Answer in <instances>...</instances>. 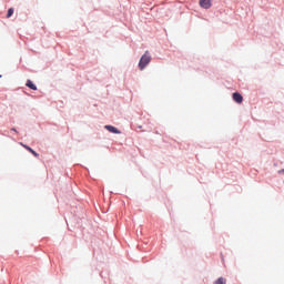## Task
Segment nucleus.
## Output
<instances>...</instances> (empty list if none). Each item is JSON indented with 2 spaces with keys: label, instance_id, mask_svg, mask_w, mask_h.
<instances>
[{
  "label": "nucleus",
  "instance_id": "nucleus-1",
  "mask_svg": "<svg viewBox=\"0 0 284 284\" xmlns=\"http://www.w3.org/2000/svg\"><path fill=\"white\" fill-rule=\"evenodd\" d=\"M151 61H152V57H151L150 52H145L140 59L139 69L145 70L146 65H149V63H151Z\"/></svg>",
  "mask_w": 284,
  "mask_h": 284
},
{
  "label": "nucleus",
  "instance_id": "nucleus-2",
  "mask_svg": "<svg viewBox=\"0 0 284 284\" xmlns=\"http://www.w3.org/2000/svg\"><path fill=\"white\" fill-rule=\"evenodd\" d=\"M200 4L203 9H211L212 0H200Z\"/></svg>",
  "mask_w": 284,
  "mask_h": 284
},
{
  "label": "nucleus",
  "instance_id": "nucleus-3",
  "mask_svg": "<svg viewBox=\"0 0 284 284\" xmlns=\"http://www.w3.org/2000/svg\"><path fill=\"white\" fill-rule=\"evenodd\" d=\"M233 100H234L235 102H237L239 104H242V102H243V95H241V93H239V92H235V93H233Z\"/></svg>",
  "mask_w": 284,
  "mask_h": 284
},
{
  "label": "nucleus",
  "instance_id": "nucleus-4",
  "mask_svg": "<svg viewBox=\"0 0 284 284\" xmlns=\"http://www.w3.org/2000/svg\"><path fill=\"white\" fill-rule=\"evenodd\" d=\"M21 145H23V148H24L26 150H28V152H30L31 154H33V156L39 158V153H37L36 151H33L32 148H30V146H28V145H26V144H23V143H21Z\"/></svg>",
  "mask_w": 284,
  "mask_h": 284
},
{
  "label": "nucleus",
  "instance_id": "nucleus-5",
  "mask_svg": "<svg viewBox=\"0 0 284 284\" xmlns=\"http://www.w3.org/2000/svg\"><path fill=\"white\" fill-rule=\"evenodd\" d=\"M26 85L27 88H30V90H37V85L34 84V82H32V80H28Z\"/></svg>",
  "mask_w": 284,
  "mask_h": 284
},
{
  "label": "nucleus",
  "instance_id": "nucleus-6",
  "mask_svg": "<svg viewBox=\"0 0 284 284\" xmlns=\"http://www.w3.org/2000/svg\"><path fill=\"white\" fill-rule=\"evenodd\" d=\"M109 132H114L115 134H120L121 130H119L115 126H110V124H109Z\"/></svg>",
  "mask_w": 284,
  "mask_h": 284
},
{
  "label": "nucleus",
  "instance_id": "nucleus-7",
  "mask_svg": "<svg viewBox=\"0 0 284 284\" xmlns=\"http://www.w3.org/2000/svg\"><path fill=\"white\" fill-rule=\"evenodd\" d=\"M12 14H14V9L13 8H10L8 10V13H7V19H10V17H12Z\"/></svg>",
  "mask_w": 284,
  "mask_h": 284
},
{
  "label": "nucleus",
  "instance_id": "nucleus-8",
  "mask_svg": "<svg viewBox=\"0 0 284 284\" xmlns=\"http://www.w3.org/2000/svg\"><path fill=\"white\" fill-rule=\"evenodd\" d=\"M215 284H226V278L220 277L215 281Z\"/></svg>",
  "mask_w": 284,
  "mask_h": 284
},
{
  "label": "nucleus",
  "instance_id": "nucleus-9",
  "mask_svg": "<svg viewBox=\"0 0 284 284\" xmlns=\"http://www.w3.org/2000/svg\"><path fill=\"white\" fill-rule=\"evenodd\" d=\"M278 174H284V170H280Z\"/></svg>",
  "mask_w": 284,
  "mask_h": 284
}]
</instances>
